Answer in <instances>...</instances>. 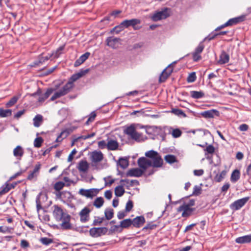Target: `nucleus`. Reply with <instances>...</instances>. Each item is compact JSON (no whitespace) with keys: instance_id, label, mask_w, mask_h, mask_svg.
<instances>
[{"instance_id":"obj_43","label":"nucleus","mask_w":251,"mask_h":251,"mask_svg":"<svg viewBox=\"0 0 251 251\" xmlns=\"http://www.w3.org/2000/svg\"><path fill=\"white\" fill-rule=\"evenodd\" d=\"M12 111L10 109L4 110L0 109V117H6L11 115Z\"/></svg>"},{"instance_id":"obj_4","label":"nucleus","mask_w":251,"mask_h":251,"mask_svg":"<svg viewBox=\"0 0 251 251\" xmlns=\"http://www.w3.org/2000/svg\"><path fill=\"white\" fill-rule=\"evenodd\" d=\"M195 205V201L194 200H190L188 201H185L183 204L180 205L177 209V211L182 212V216L186 217L190 216L192 212L194 210V208L192 206Z\"/></svg>"},{"instance_id":"obj_40","label":"nucleus","mask_w":251,"mask_h":251,"mask_svg":"<svg viewBox=\"0 0 251 251\" xmlns=\"http://www.w3.org/2000/svg\"><path fill=\"white\" fill-rule=\"evenodd\" d=\"M69 132L67 130L62 131L60 134L58 136L56 139V142H60L62 140L67 137L69 135Z\"/></svg>"},{"instance_id":"obj_55","label":"nucleus","mask_w":251,"mask_h":251,"mask_svg":"<svg viewBox=\"0 0 251 251\" xmlns=\"http://www.w3.org/2000/svg\"><path fill=\"white\" fill-rule=\"evenodd\" d=\"M133 206V202L130 200L128 201L126 204V211L129 212L132 209Z\"/></svg>"},{"instance_id":"obj_1","label":"nucleus","mask_w":251,"mask_h":251,"mask_svg":"<svg viewBox=\"0 0 251 251\" xmlns=\"http://www.w3.org/2000/svg\"><path fill=\"white\" fill-rule=\"evenodd\" d=\"M147 157L151 159L152 161L145 157L140 158L138 164L143 173L150 167H160L163 163V160L157 152L151 150L145 153Z\"/></svg>"},{"instance_id":"obj_23","label":"nucleus","mask_w":251,"mask_h":251,"mask_svg":"<svg viewBox=\"0 0 251 251\" xmlns=\"http://www.w3.org/2000/svg\"><path fill=\"white\" fill-rule=\"evenodd\" d=\"M63 47H60L57 49L55 52L52 53L51 54H50L46 56H42L40 59V62L42 63L45 60H48L51 56H53L55 58L58 57L60 53V51L63 50Z\"/></svg>"},{"instance_id":"obj_50","label":"nucleus","mask_w":251,"mask_h":251,"mask_svg":"<svg viewBox=\"0 0 251 251\" xmlns=\"http://www.w3.org/2000/svg\"><path fill=\"white\" fill-rule=\"evenodd\" d=\"M196 79V73L195 72H193L189 75L187 80L188 82H193L195 81Z\"/></svg>"},{"instance_id":"obj_56","label":"nucleus","mask_w":251,"mask_h":251,"mask_svg":"<svg viewBox=\"0 0 251 251\" xmlns=\"http://www.w3.org/2000/svg\"><path fill=\"white\" fill-rule=\"evenodd\" d=\"M12 229H13V228H10V227H7V226H5V227L2 226H0V232H2V233H6V232L11 233Z\"/></svg>"},{"instance_id":"obj_64","label":"nucleus","mask_w":251,"mask_h":251,"mask_svg":"<svg viewBox=\"0 0 251 251\" xmlns=\"http://www.w3.org/2000/svg\"><path fill=\"white\" fill-rule=\"evenodd\" d=\"M246 175H248L249 177H251V163L248 166Z\"/></svg>"},{"instance_id":"obj_2","label":"nucleus","mask_w":251,"mask_h":251,"mask_svg":"<svg viewBox=\"0 0 251 251\" xmlns=\"http://www.w3.org/2000/svg\"><path fill=\"white\" fill-rule=\"evenodd\" d=\"M53 208V216L58 221H62L61 226L64 229H69L71 226L70 223V216L57 205H54Z\"/></svg>"},{"instance_id":"obj_46","label":"nucleus","mask_w":251,"mask_h":251,"mask_svg":"<svg viewBox=\"0 0 251 251\" xmlns=\"http://www.w3.org/2000/svg\"><path fill=\"white\" fill-rule=\"evenodd\" d=\"M124 26L123 25H122V23L117 26H115V27H114L111 30V32L112 33V32H114L116 34H118L119 33H120L121 31H122L124 28Z\"/></svg>"},{"instance_id":"obj_22","label":"nucleus","mask_w":251,"mask_h":251,"mask_svg":"<svg viewBox=\"0 0 251 251\" xmlns=\"http://www.w3.org/2000/svg\"><path fill=\"white\" fill-rule=\"evenodd\" d=\"M90 212V210L87 207H85L80 212L79 215L81 222H85L88 220Z\"/></svg>"},{"instance_id":"obj_47","label":"nucleus","mask_w":251,"mask_h":251,"mask_svg":"<svg viewBox=\"0 0 251 251\" xmlns=\"http://www.w3.org/2000/svg\"><path fill=\"white\" fill-rule=\"evenodd\" d=\"M40 241L42 244L46 246L49 245L53 242L52 239L47 237L41 238L40 239Z\"/></svg>"},{"instance_id":"obj_31","label":"nucleus","mask_w":251,"mask_h":251,"mask_svg":"<svg viewBox=\"0 0 251 251\" xmlns=\"http://www.w3.org/2000/svg\"><path fill=\"white\" fill-rule=\"evenodd\" d=\"M90 53L86 52L82 55L75 62V65L77 66L83 63L89 56Z\"/></svg>"},{"instance_id":"obj_37","label":"nucleus","mask_w":251,"mask_h":251,"mask_svg":"<svg viewBox=\"0 0 251 251\" xmlns=\"http://www.w3.org/2000/svg\"><path fill=\"white\" fill-rule=\"evenodd\" d=\"M103 199L102 197H98L94 201L93 205L96 207L99 208L103 205Z\"/></svg>"},{"instance_id":"obj_21","label":"nucleus","mask_w":251,"mask_h":251,"mask_svg":"<svg viewBox=\"0 0 251 251\" xmlns=\"http://www.w3.org/2000/svg\"><path fill=\"white\" fill-rule=\"evenodd\" d=\"M132 225L134 227H140L145 222V219L143 216H138L132 220Z\"/></svg>"},{"instance_id":"obj_36","label":"nucleus","mask_w":251,"mask_h":251,"mask_svg":"<svg viewBox=\"0 0 251 251\" xmlns=\"http://www.w3.org/2000/svg\"><path fill=\"white\" fill-rule=\"evenodd\" d=\"M132 225V220L126 219L120 222V226L122 228H127Z\"/></svg>"},{"instance_id":"obj_27","label":"nucleus","mask_w":251,"mask_h":251,"mask_svg":"<svg viewBox=\"0 0 251 251\" xmlns=\"http://www.w3.org/2000/svg\"><path fill=\"white\" fill-rule=\"evenodd\" d=\"M229 60V56L225 51H223L220 56V59L218 62L219 64H224L228 62Z\"/></svg>"},{"instance_id":"obj_13","label":"nucleus","mask_w":251,"mask_h":251,"mask_svg":"<svg viewBox=\"0 0 251 251\" xmlns=\"http://www.w3.org/2000/svg\"><path fill=\"white\" fill-rule=\"evenodd\" d=\"M173 72V68L171 65L168 66L162 73L159 77V82H163L169 77Z\"/></svg>"},{"instance_id":"obj_18","label":"nucleus","mask_w":251,"mask_h":251,"mask_svg":"<svg viewBox=\"0 0 251 251\" xmlns=\"http://www.w3.org/2000/svg\"><path fill=\"white\" fill-rule=\"evenodd\" d=\"M40 168L41 164L40 163L36 164L33 170L28 175L27 178L31 180L36 179L39 174Z\"/></svg>"},{"instance_id":"obj_35","label":"nucleus","mask_w":251,"mask_h":251,"mask_svg":"<svg viewBox=\"0 0 251 251\" xmlns=\"http://www.w3.org/2000/svg\"><path fill=\"white\" fill-rule=\"evenodd\" d=\"M42 121L43 117L41 115H37L33 119V125L35 127H39Z\"/></svg>"},{"instance_id":"obj_3","label":"nucleus","mask_w":251,"mask_h":251,"mask_svg":"<svg viewBox=\"0 0 251 251\" xmlns=\"http://www.w3.org/2000/svg\"><path fill=\"white\" fill-rule=\"evenodd\" d=\"M143 127V126H141L139 124H132L126 127L125 130V132L135 141L138 142L144 141L147 138L144 136L142 134L136 131V129Z\"/></svg>"},{"instance_id":"obj_33","label":"nucleus","mask_w":251,"mask_h":251,"mask_svg":"<svg viewBox=\"0 0 251 251\" xmlns=\"http://www.w3.org/2000/svg\"><path fill=\"white\" fill-rule=\"evenodd\" d=\"M204 151H205L206 158L209 159L210 157L208 154H212L215 152V148L212 145H209L204 149Z\"/></svg>"},{"instance_id":"obj_61","label":"nucleus","mask_w":251,"mask_h":251,"mask_svg":"<svg viewBox=\"0 0 251 251\" xmlns=\"http://www.w3.org/2000/svg\"><path fill=\"white\" fill-rule=\"evenodd\" d=\"M95 135V133L93 132L91 134H88L87 135H83L79 136V138H81V139L83 140H86L88 138H90Z\"/></svg>"},{"instance_id":"obj_32","label":"nucleus","mask_w":251,"mask_h":251,"mask_svg":"<svg viewBox=\"0 0 251 251\" xmlns=\"http://www.w3.org/2000/svg\"><path fill=\"white\" fill-rule=\"evenodd\" d=\"M240 171L238 170H235L232 173L230 180L233 182H236L240 178Z\"/></svg>"},{"instance_id":"obj_25","label":"nucleus","mask_w":251,"mask_h":251,"mask_svg":"<svg viewBox=\"0 0 251 251\" xmlns=\"http://www.w3.org/2000/svg\"><path fill=\"white\" fill-rule=\"evenodd\" d=\"M89 167V165L86 160H81L79 162L77 168L80 172L85 173L87 171Z\"/></svg>"},{"instance_id":"obj_5","label":"nucleus","mask_w":251,"mask_h":251,"mask_svg":"<svg viewBox=\"0 0 251 251\" xmlns=\"http://www.w3.org/2000/svg\"><path fill=\"white\" fill-rule=\"evenodd\" d=\"M71 83H66L62 88L56 91L53 95L50 98V100L53 101L56 99L59 98L68 93L71 89Z\"/></svg>"},{"instance_id":"obj_51","label":"nucleus","mask_w":251,"mask_h":251,"mask_svg":"<svg viewBox=\"0 0 251 251\" xmlns=\"http://www.w3.org/2000/svg\"><path fill=\"white\" fill-rule=\"evenodd\" d=\"M105 185H111L115 181V179L108 176L104 178Z\"/></svg>"},{"instance_id":"obj_17","label":"nucleus","mask_w":251,"mask_h":251,"mask_svg":"<svg viewBox=\"0 0 251 251\" xmlns=\"http://www.w3.org/2000/svg\"><path fill=\"white\" fill-rule=\"evenodd\" d=\"M143 174V171L140 168H133L130 169L126 173L127 176L139 177Z\"/></svg>"},{"instance_id":"obj_12","label":"nucleus","mask_w":251,"mask_h":251,"mask_svg":"<svg viewBox=\"0 0 251 251\" xmlns=\"http://www.w3.org/2000/svg\"><path fill=\"white\" fill-rule=\"evenodd\" d=\"M88 72L87 70H81L79 72H77V73L73 75L70 79H69V81L67 83H71V88L73 87V83L78 79L79 78L81 77L83 75H84L85 74H86Z\"/></svg>"},{"instance_id":"obj_29","label":"nucleus","mask_w":251,"mask_h":251,"mask_svg":"<svg viewBox=\"0 0 251 251\" xmlns=\"http://www.w3.org/2000/svg\"><path fill=\"white\" fill-rule=\"evenodd\" d=\"M149 129L151 130L154 135H163V129L161 126H151L149 127Z\"/></svg>"},{"instance_id":"obj_24","label":"nucleus","mask_w":251,"mask_h":251,"mask_svg":"<svg viewBox=\"0 0 251 251\" xmlns=\"http://www.w3.org/2000/svg\"><path fill=\"white\" fill-rule=\"evenodd\" d=\"M140 23V20L134 19L129 20H125L122 23V25H124V27H127L130 25L134 26Z\"/></svg>"},{"instance_id":"obj_62","label":"nucleus","mask_w":251,"mask_h":251,"mask_svg":"<svg viewBox=\"0 0 251 251\" xmlns=\"http://www.w3.org/2000/svg\"><path fill=\"white\" fill-rule=\"evenodd\" d=\"M249 128V126L246 124H242L239 127V129L240 131H247Z\"/></svg>"},{"instance_id":"obj_9","label":"nucleus","mask_w":251,"mask_h":251,"mask_svg":"<svg viewBox=\"0 0 251 251\" xmlns=\"http://www.w3.org/2000/svg\"><path fill=\"white\" fill-rule=\"evenodd\" d=\"M249 197H245L238 200L233 202L230 206V208L233 210H237L242 207L249 201Z\"/></svg>"},{"instance_id":"obj_42","label":"nucleus","mask_w":251,"mask_h":251,"mask_svg":"<svg viewBox=\"0 0 251 251\" xmlns=\"http://www.w3.org/2000/svg\"><path fill=\"white\" fill-rule=\"evenodd\" d=\"M105 218L107 220H110L113 217V210L111 208H107L104 212Z\"/></svg>"},{"instance_id":"obj_34","label":"nucleus","mask_w":251,"mask_h":251,"mask_svg":"<svg viewBox=\"0 0 251 251\" xmlns=\"http://www.w3.org/2000/svg\"><path fill=\"white\" fill-rule=\"evenodd\" d=\"M169 131H172V135L174 138L179 137L182 134L181 131L178 128L174 129L172 127H169Z\"/></svg>"},{"instance_id":"obj_30","label":"nucleus","mask_w":251,"mask_h":251,"mask_svg":"<svg viewBox=\"0 0 251 251\" xmlns=\"http://www.w3.org/2000/svg\"><path fill=\"white\" fill-rule=\"evenodd\" d=\"M53 89H49L47 90L46 92L43 95H41L39 97L38 99V101L40 102H42L45 100L52 93Z\"/></svg>"},{"instance_id":"obj_41","label":"nucleus","mask_w":251,"mask_h":251,"mask_svg":"<svg viewBox=\"0 0 251 251\" xmlns=\"http://www.w3.org/2000/svg\"><path fill=\"white\" fill-rule=\"evenodd\" d=\"M119 165L123 169L126 168L128 165V161L127 159L121 158L118 161Z\"/></svg>"},{"instance_id":"obj_28","label":"nucleus","mask_w":251,"mask_h":251,"mask_svg":"<svg viewBox=\"0 0 251 251\" xmlns=\"http://www.w3.org/2000/svg\"><path fill=\"white\" fill-rule=\"evenodd\" d=\"M244 19H245L244 16H242L236 17L234 18H232V19L229 20L226 22V25H228V26L236 24L237 23H239L243 21L244 20Z\"/></svg>"},{"instance_id":"obj_60","label":"nucleus","mask_w":251,"mask_h":251,"mask_svg":"<svg viewBox=\"0 0 251 251\" xmlns=\"http://www.w3.org/2000/svg\"><path fill=\"white\" fill-rule=\"evenodd\" d=\"M76 153V151L75 149H74L72 152H71V153L69 154V156H68V161L69 162H71L72 161V160H73V156L75 154V153Z\"/></svg>"},{"instance_id":"obj_44","label":"nucleus","mask_w":251,"mask_h":251,"mask_svg":"<svg viewBox=\"0 0 251 251\" xmlns=\"http://www.w3.org/2000/svg\"><path fill=\"white\" fill-rule=\"evenodd\" d=\"M19 99V96H14L8 102L6 103V106L7 107H10L13 106L17 101Z\"/></svg>"},{"instance_id":"obj_10","label":"nucleus","mask_w":251,"mask_h":251,"mask_svg":"<svg viewBox=\"0 0 251 251\" xmlns=\"http://www.w3.org/2000/svg\"><path fill=\"white\" fill-rule=\"evenodd\" d=\"M204 48V46L203 42H201L192 53L193 59L194 61H198L201 59V53L202 52Z\"/></svg>"},{"instance_id":"obj_7","label":"nucleus","mask_w":251,"mask_h":251,"mask_svg":"<svg viewBox=\"0 0 251 251\" xmlns=\"http://www.w3.org/2000/svg\"><path fill=\"white\" fill-rule=\"evenodd\" d=\"M99 192L98 189L92 188L90 189H81L79 190V194L88 198H92L96 196Z\"/></svg>"},{"instance_id":"obj_57","label":"nucleus","mask_w":251,"mask_h":251,"mask_svg":"<svg viewBox=\"0 0 251 251\" xmlns=\"http://www.w3.org/2000/svg\"><path fill=\"white\" fill-rule=\"evenodd\" d=\"M7 186V184H5L4 186H3L0 188V194L2 195L8 192L10 190Z\"/></svg>"},{"instance_id":"obj_52","label":"nucleus","mask_w":251,"mask_h":251,"mask_svg":"<svg viewBox=\"0 0 251 251\" xmlns=\"http://www.w3.org/2000/svg\"><path fill=\"white\" fill-rule=\"evenodd\" d=\"M98 147L101 150L107 148V142L104 140L100 141L98 143Z\"/></svg>"},{"instance_id":"obj_58","label":"nucleus","mask_w":251,"mask_h":251,"mask_svg":"<svg viewBox=\"0 0 251 251\" xmlns=\"http://www.w3.org/2000/svg\"><path fill=\"white\" fill-rule=\"evenodd\" d=\"M96 116V114L95 113V112H92L90 114V117L88 118V120L87 121L86 124L87 125H88L89 124V123L93 122L95 120Z\"/></svg>"},{"instance_id":"obj_39","label":"nucleus","mask_w":251,"mask_h":251,"mask_svg":"<svg viewBox=\"0 0 251 251\" xmlns=\"http://www.w3.org/2000/svg\"><path fill=\"white\" fill-rule=\"evenodd\" d=\"M124 193L125 190L122 186H118L115 188V194L117 197H121Z\"/></svg>"},{"instance_id":"obj_14","label":"nucleus","mask_w":251,"mask_h":251,"mask_svg":"<svg viewBox=\"0 0 251 251\" xmlns=\"http://www.w3.org/2000/svg\"><path fill=\"white\" fill-rule=\"evenodd\" d=\"M120 39L113 37H108L106 39L107 45L113 49L118 48L120 44Z\"/></svg>"},{"instance_id":"obj_63","label":"nucleus","mask_w":251,"mask_h":251,"mask_svg":"<svg viewBox=\"0 0 251 251\" xmlns=\"http://www.w3.org/2000/svg\"><path fill=\"white\" fill-rule=\"evenodd\" d=\"M112 193L110 190H107L104 193V197L108 200L111 199Z\"/></svg>"},{"instance_id":"obj_53","label":"nucleus","mask_w":251,"mask_h":251,"mask_svg":"<svg viewBox=\"0 0 251 251\" xmlns=\"http://www.w3.org/2000/svg\"><path fill=\"white\" fill-rule=\"evenodd\" d=\"M64 185H65V184L63 182H61V181L57 182L54 185V189L56 191H59L63 188V187L64 186Z\"/></svg>"},{"instance_id":"obj_38","label":"nucleus","mask_w":251,"mask_h":251,"mask_svg":"<svg viewBox=\"0 0 251 251\" xmlns=\"http://www.w3.org/2000/svg\"><path fill=\"white\" fill-rule=\"evenodd\" d=\"M191 96L194 99H200L202 98L204 94L201 91H192L190 92Z\"/></svg>"},{"instance_id":"obj_8","label":"nucleus","mask_w":251,"mask_h":251,"mask_svg":"<svg viewBox=\"0 0 251 251\" xmlns=\"http://www.w3.org/2000/svg\"><path fill=\"white\" fill-rule=\"evenodd\" d=\"M107 232V229L104 227L92 228L89 231L90 235L95 238L104 235Z\"/></svg>"},{"instance_id":"obj_26","label":"nucleus","mask_w":251,"mask_h":251,"mask_svg":"<svg viewBox=\"0 0 251 251\" xmlns=\"http://www.w3.org/2000/svg\"><path fill=\"white\" fill-rule=\"evenodd\" d=\"M238 244H245L251 242V235H247L237 238L235 240Z\"/></svg>"},{"instance_id":"obj_59","label":"nucleus","mask_w":251,"mask_h":251,"mask_svg":"<svg viewBox=\"0 0 251 251\" xmlns=\"http://www.w3.org/2000/svg\"><path fill=\"white\" fill-rule=\"evenodd\" d=\"M201 188L200 186H195L194 187L193 194L196 195H199L201 194Z\"/></svg>"},{"instance_id":"obj_11","label":"nucleus","mask_w":251,"mask_h":251,"mask_svg":"<svg viewBox=\"0 0 251 251\" xmlns=\"http://www.w3.org/2000/svg\"><path fill=\"white\" fill-rule=\"evenodd\" d=\"M90 157L93 163H98L103 159V154L100 151H95L90 153Z\"/></svg>"},{"instance_id":"obj_15","label":"nucleus","mask_w":251,"mask_h":251,"mask_svg":"<svg viewBox=\"0 0 251 251\" xmlns=\"http://www.w3.org/2000/svg\"><path fill=\"white\" fill-rule=\"evenodd\" d=\"M219 112L215 109L205 111L201 113V115L205 118H213L215 116H219Z\"/></svg>"},{"instance_id":"obj_20","label":"nucleus","mask_w":251,"mask_h":251,"mask_svg":"<svg viewBox=\"0 0 251 251\" xmlns=\"http://www.w3.org/2000/svg\"><path fill=\"white\" fill-rule=\"evenodd\" d=\"M118 142L113 139H108L107 140V150L110 151H116L119 148Z\"/></svg>"},{"instance_id":"obj_6","label":"nucleus","mask_w":251,"mask_h":251,"mask_svg":"<svg viewBox=\"0 0 251 251\" xmlns=\"http://www.w3.org/2000/svg\"><path fill=\"white\" fill-rule=\"evenodd\" d=\"M169 15V9L165 8L162 11L154 13L151 16V19L153 21H158L167 18Z\"/></svg>"},{"instance_id":"obj_19","label":"nucleus","mask_w":251,"mask_h":251,"mask_svg":"<svg viewBox=\"0 0 251 251\" xmlns=\"http://www.w3.org/2000/svg\"><path fill=\"white\" fill-rule=\"evenodd\" d=\"M57 196L64 202L68 201L72 198V194L68 191L59 192Z\"/></svg>"},{"instance_id":"obj_45","label":"nucleus","mask_w":251,"mask_h":251,"mask_svg":"<svg viewBox=\"0 0 251 251\" xmlns=\"http://www.w3.org/2000/svg\"><path fill=\"white\" fill-rule=\"evenodd\" d=\"M165 160L169 163H173L176 161V156L173 155H167L165 156Z\"/></svg>"},{"instance_id":"obj_16","label":"nucleus","mask_w":251,"mask_h":251,"mask_svg":"<svg viewBox=\"0 0 251 251\" xmlns=\"http://www.w3.org/2000/svg\"><path fill=\"white\" fill-rule=\"evenodd\" d=\"M24 154V150L21 146H17L13 150V155L18 160H21Z\"/></svg>"},{"instance_id":"obj_48","label":"nucleus","mask_w":251,"mask_h":251,"mask_svg":"<svg viewBox=\"0 0 251 251\" xmlns=\"http://www.w3.org/2000/svg\"><path fill=\"white\" fill-rule=\"evenodd\" d=\"M226 171H223L220 174H217L215 176V179L218 182H220L226 175Z\"/></svg>"},{"instance_id":"obj_49","label":"nucleus","mask_w":251,"mask_h":251,"mask_svg":"<svg viewBox=\"0 0 251 251\" xmlns=\"http://www.w3.org/2000/svg\"><path fill=\"white\" fill-rule=\"evenodd\" d=\"M43 142V140L41 137H37L34 140V146L36 148H40Z\"/></svg>"},{"instance_id":"obj_54","label":"nucleus","mask_w":251,"mask_h":251,"mask_svg":"<svg viewBox=\"0 0 251 251\" xmlns=\"http://www.w3.org/2000/svg\"><path fill=\"white\" fill-rule=\"evenodd\" d=\"M227 33L226 31H222L218 33H215L213 35H212V33L211 35H209L208 37L209 40H211L213 39L216 36L218 35H225Z\"/></svg>"}]
</instances>
